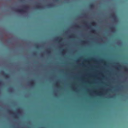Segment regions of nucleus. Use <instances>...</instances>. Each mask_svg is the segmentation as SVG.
<instances>
[{
    "label": "nucleus",
    "mask_w": 128,
    "mask_h": 128,
    "mask_svg": "<svg viewBox=\"0 0 128 128\" xmlns=\"http://www.w3.org/2000/svg\"><path fill=\"white\" fill-rule=\"evenodd\" d=\"M75 26L77 28H80V26H78V25H75Z\"/></svg>",
    "instance_id": "nucleus-18"
},
{
    "label": "nucleus",
    "mask_w": 128,
    "mask_h": 128,
    "mask_svg": "<svg viewBox=\"0 0 128 128\" xmlns=\"http://www.w3.org/2000/svg\"><path fill=\"white\" fill-rule=\"evenodd\" d=\"M92 60H94V58L92 59Z\"/></svg>",
    "instance_id": "nucleus-24"
},
{
    "label": "nucleus",
    "mask_w": 128,
    "mask_h": 128,
    "mask_svg": "<svg viewBox=\"0 0 128 128\" xmlns=\"http://www.w3.org/2000/svg\"><path fill=\"white\" fill-rule=\"evenodd\" d=\"M92 24H93L94 25H95L96 24V23L95 22H93L92 23Z\"/></svg>",
    "instance_id": "nucleus-17"
},
{
    "label": "nucleus",
    "mask_w": 128,
    "mask_h": 128,
    "mask_svg": "<svg viewBox=\"0 0 128 128\" xmlns=\"http://www.w3.org/2000/svg\"><path fill=\"white\" fill-rule=\"evenodd\" d=\"M89 7L91 8H93L94 7V6L93 4H92L89 5Z\"/></svg>",
    "instance_id": "nucleus-8"
},
{
    "label": "nucleus",
    "mask_w": 128,
    "mask_h": 128,
    "mask_svg": "<svg viewBox=\"0 0 128 128\" xmlns=\"http://www.w3.org/2000/svg\"><path fill=\"white\" fill-rule=\"evenodd\" d=\"M30 84L32 86H34L35 84V82H34V80H31L30 82Z\"/></svg>",
    "instance_id": "nucleus-5"
},
{
    "label": "nucleus",
    "mask_w": 128,
    "mask_h": 128,
    "mask_svg": "<svg viewBox=\"0 0 128 128\" xmlns=\"http://www.w3.org/2000/svg\"><path fill=\"white\" fill-rule=\"evenodd\" d=\"M110 29L113 32H114L115 31V28L114 26L111 27Z\"/></svg>",
    "instance_id": "nucleus-7"
},
{
    "label": "nucleus",
    "mask_w": 128,
    "mask_h": 128,
    "mask_svg": "<svg viewBox=\"0 0 128 128\" xmlns=\"http://www.w3.org/2000/svg\"><path fill=\"white\" fill-rule=\"evenodd\" d=\"M82 42L84 44H86V42L85 41H82Z\"/></svg>",
    "instance_id": "nucleus-15"
},
{
    "label": "nucleus",
    "mask_w": 128,
    "mask_h": 128,
    "mask_svg": "<svg viewBox=\"0 0 128 128\" xmlns=\"http://www.w3.org/2000/svg\"><path fill=\"white\" fill-rule=\"evenodd\" d=\"M36 48H39V47L38 46H36Z\"/></svg>",
    "instance_id": "nucleus-21"
},
{
    "label": "nucleus",
    "mask_w": 128,
    "mask_h": 128,
    "mask_svg": "<svg viewBox=\"0 0 128 128\" xmlns=\"http://www.w3.org/2000/svg\"><path fill=\"white\" fill-rule=\"evenodd\" d=\"M58 39L59 40L58 42H59L63 40V38H58Z\"/></svg>",
    "instance_id": "nucleus-10"
},
{
    "label": "nucleus",
    "mask_w": 128,
    "mask_h": 128,
    "mask_svg": "<svg viewBox=\"0 0 128 128\" xmlns=\"http://www.w3.org/2000/svg\"><path fill=\"white\" fill-rule=\"evenodd\" d=\"M0 73L3 74L4 76L6 78L8 79L10 78V75L9 74L5 73L4 71H1Z\"/></svg>",
    "instance_id": "nucleus-2"
},
{
    "label": "nucleus",
    "mask_w": 128,
    "mask_h": 128,
    "mask_svg": "<svg viewBox=\"0 0 128 128\" xmlns=\"http://www.w3.org/2000/svg\"><path fill=\"white\" fill-rule=\"evenodd\" d=\"M29 7L28 6H24V8L22 9H18L16 10V11L17 12L20 13H25L26 11L25 10L28 9Z\"/></svg>",
    "instance_id": "nucleus-1"
},
{
    "label": "nucleus",
    "mask_w": 128,
    "mask_h": 128,
    "mask_svg": "<svg viewBox=\"0 0 128 128\" xmlns=\"http://www.w3.org/2000/svg\"><path fill=\"white\" fill-rule=\"evenodd\" d=\"M101 60L102 62H104V60Z\"/></svg>",
    "instance_id": "nucleus-22"
},
{
    "label": "nucleus",
    "mask_w": 128,
    "mask_h": 128,
    "mask_svg": "<svg viewBox=\"0 0 128 128\" xmlns=\"http://www.w3.org/2000/svg\"><path fill=\"white\" fill-rule=\"evenodd\" d=\"M34 55H35V53H34Z\"/></svg>",
    "instance_id": "nucleus-25"
},
{
    "label": "nucleus",
    "mask_w": 128,
    "mask_h": 128,
    "mask_svg": "<svg viewBox=\"0 0 128 128\" xmlns=\"http://www.w3.org/2000/svg\"><path fill=\"white\" fill-rule=\"evenodd\" d=\"M3 85V83L2 80L0 79V86Z\"/></svg>",
    "instance_id": "nucleus-13"
},
{
    "label": "nucleus",
    "mask_w": 128,
    "mask_h": 128,
    "mask_svg": "<svg viewBox=\"0 0 128 128\" xmlns=\"http://www.w3.org/2000/svg\"><path fill=\"white\" fill-rule=\"evenodd\" d=\"M8 112L10 114H12L13 115L14 117L15 118H18V117L17 116V115H16L14 113L12 112V111L10 110H8Z\"/></svg>",
    "instance_id": "nucleus-3"
},
{
    "label": "nucleus",
    "mask_w": 128,
    "mask_h": 128,
    "mask_svg": "<svg viewBox=\"0 0 128 128\" xmlns=\"http://www.w3.org/2000/svg\"><path fill=\"white\" fill-rule=\"evenodd\" d=\"M124 68L126 71V72L128 71V69L127 68L124 67Z\"/></svg>",
    "instance_id": "nucleus-14"
},
{
    "label": "nucleus",
    "mask_w": 128,
    "mask_h": 128,
    "mask_svg": "<svg viewBox=\"0 0 128 128\" xmlns=\"http://www.w3.org/2000/svg\"><path fill=\"white\" fill-rule=\"evenodd\" d=\"M50 48H48L47 50V52L48 54H50Z\"/></svg>",
    "instance_id": "nucleus-12"
},
{
    "label": "nucleus",
    "mask_w": 128,
    "mask_h": 128,
    "mask_svg": "<svg viewBox=\"0 0 128 128\" xmlns=\"http://www.w3.org/2000/svg\"><path fill=\"white\" fill-rule=\"evenodd\" d=\"M111 16L114 19V21H116V16L114 13H112L111 14Z\"/></svg>",
    "instance_id": "nucleus-4"
},
{
    "label": "nucleus",
    "mask_w": 128,
    "mask_h": 128,
    "mask_svg": "<svg viewBox=\"0 0 128 128\" xmlns=\"http://www.w3.org/2000/svg\"><path fill=\"white\" fill-rule=\"evenodd\" d=\"M20 108H19L18 109V112L19 113H21Z\"/></svg>",
    "instance_id": "nucleus-16"
},
{
    "label": "nucleus",
    "mask_w": 128,
    "mask_h": 128,
    "mask_svg": "<svg viewBox=\"0 0 128 128\" xmlns=\"http://www.w3.org/2000/svg\"><path fill=\"white\" fill-rule=\"evenodd\" d=\"M90 32L92 33H95L96 32V30H95L93 29L91 30Z\"/></svg>",
    "instance_id": "nucleus-9"
},
{
    "label": "nucleus",
    "mask_w": 128,
    "mask_h": 128,
    "mask_svg": "<svg viewBox=\"0 0 128 128\" xmlns=\"http://www.w3.org/2000/svg\"><path fill=\"white\" fill-rule=\"evenodd\" d=\"M65 50H63L62 51V54L64 52H65Z\"/></svg>",
    "instance_id": "nucleus-20"
},
{
    "label": "nucleus",
    "mask_w": 128,
    "mask_h": 128,
    "mask_svg": "<svg viewBox=\"0 0 128 128\" xmlns=\"http://www.w3.org/2000/svg\"><path fill=\"white\" fill-rule=\"evenodd\" d=\"M56 85L57 86V85H58V84L57 83H56Z\"/></svg>",
    "instance_id": "nucleus-23"
},
{
    "label": "nucleus",
    "mask_w": 128,
    "mask_h": 128,
    "mask_svg": "<svg viewBox=\"0 0 128 128\" xmlns=\"http://www.w3.org/2000/svg\"><path fill=\"white\" fill-rule=\"evenodd\" d=\"M36 8L38 9H42L43 8V7L42 6L40 5L39 4L37 5L36 6Z\"/></svg>",
    "instance_id": "nucleus-6"
},
{
    "label": "nucleus",
    "mask_w": 128,
    "mask_h": 128,
    "mask_svg": "<svg viewBox=\"0 0 128 128\" xmlns=\"http://www.w3.org/2000/svg\"><path fill=\"white\" fill-rule=\"evenodd\" d=\"M74 34H71V35H70L69 36V37L70 38H74Z\"/></svg>",
    "instance_id": "nucleus-11"
},
{
    "label": "nucleus",
    "mask_w": 128,
    "mask_h": 128,
    "mask_svg": "<svg viewBox=\"0 0 128 128\" xmlns=\"http://www.w3.org/2000/svg\"><path fill=\"white\" fill-rule=\"evenodd\" d=\"M52 6V4H50L48 5V6H49L50 7Z\"/></svg>",
    "instance_id": "nucleus-19"
}]
</instances>
